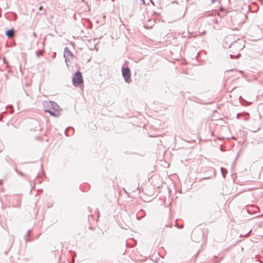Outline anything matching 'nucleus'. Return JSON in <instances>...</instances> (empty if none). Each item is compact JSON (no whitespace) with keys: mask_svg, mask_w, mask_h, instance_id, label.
Returning <instances> with one entry per match:
<instances>
[{"mask_svg":"<svg viewBox=\"0 0 263 263\" xmlns=\"http://www.w3.org/2000/svg\"><path fill=\"white\" fill-rule=\"evenodd\" d=\"M43 105L46 112H48L55 117H59L60 116L61 108L54 101H44Z\"/></svg>","mask_w":263,"mask_h":263,"instance_id":"obj_1","label":"nucleus"},{"mask_svg":"<svg viewBox=\"0 0 263 263\" xmlns=\"http://www.w3.org/2000/svg\"><path fill=\"white\" fill-rule=\"evenodd\" d=\"M14 241V239H13L12 240L9 239L8 240H5L3 242L1 249L5 255H7L11 250Z\"/></svg>","mask_w":263,"mask_h":263,"instance_id":"obj_2","label":"nucleus"},{"mask_svg":"<svg viewBox=\"0 0 263 263\" xmlns=\"http://www.w3.org/2000/svg\"><path fill=\"white\" fill-rule=\"evenodd\" d=\"M73 85L76 86H79L81 84H83V79L82 74L80 71H77L72 78Z\"/></svg>","mask_w":263,"mask_h":263,"instance_id":"obj_3","label":"nucleus"},{"mask_svg":"<svg viewBox=\"0 0 263 263\" xmlns=\"http://www.w3.org/2000/svg\"><path fill=\"white\" fill-rule=\"evenodd\" d=\"M122 75L125 83L127 84H130L131 83V73L128 67L122 68Z\"/></svg>","mask_w":263,"mask_h":263,"instance_id":"obj_4","label":"nucleus"},{"mask_svg":"<svg viewBox=\"0 0 263 263\" xmlns=\"http://www.w3.org/2000/svg\"><path fill=\"white\" fill-rule=\"evenodd\" d=\"M72 53L71 52L68 50V48L67 47H65L64 49V57L65 58V62H67L68 60H69L70 58H72Z\"/></svg>","mask_w":263,"mask_h":263,"instance_id":"obj_5","label":"nucleus"},{"mask_svg":"<svg viewBox=\"0 0 263 263\" xmlns=\"http://www.w3.org/2000/svg\"><path fill=\"white\" fill-rule=\"evenodd\" d=\"M74 132V129L71 127H68L65 131V135L67 136H72Z\"/></svg>","mask_w":263,"mask_h":263,"instance_id":"obj_6","label":"nucleus"},{"mask_svg":"<svg viewBox=\"0 0 263 263\" xmlns=\"http://www.w3.org/2000/svg\"><path fill=\"white\" fill-rule=\"evenodd\" d=\"M14 33V30L13 29H8L6 32V35L9 38H11L13 36Z\"/></svg>","mask_w":263,"mask_h":263,"instance_id":"obj_7","label":"nucleus"},{"mask_svg":"<svg viewBox=\"0 0 263 263\" xmlns=\"http://www.w3.org/2000/svg\"><path fill=\"white\" fill-rule=\"evenodd\" d=\"M220 171H221V173L222 174V175L223 177L224 178H225L226 175V174L227 173V170L226 168H223V167H221Z\"/></svg>","mask_w":263,"mask_h":263,"instance_id":"obj_8","label":"nucleus"},{"mask_svg":"<svg viewBox=\"0 0 263 263\" xmlns=\"http://www.w3.org/2000/svg\"><path fill=\"white\" fill-rule=\"evenodd\" d=\"M31 232V230H29L28 231H27V235L25 236V239L26 240V241H29V238H28V237H29V234Z\"/></svg>","mask_w":263,"mask_h":263,"instance_id":"obj_9","label":"nucleus"},{"mask_svg":"<svg viewBox=\"0 0 263 263\" xmlns=\"http://www.w3.org/2000/svg\"><path fill=\"white\" fill-rule=\"evenodd\" d=\"M43 52V51H41L40 53L38 51H36V57L39 58L41 56V55L42 54Z\"/></svg>","mask_w":263,"mask_h":263,"instance_id":"obj_10","label":"nucleus"},{"mask_svg":"<svg viewBox=\"0 0 263 263\" xmlns=\"http://www.w3.org/2000/svg\"><path fill=\"white\" fill-rule=\"evenodd\" d=\"M15 172L19 175H21V176H23L24 174L23 173L21 172H18V171L17 170V169H15Z\"/></svg>","mask_w":263,"mask_h":263,"instance_id":"obj_11","label":"nucleus"},{"mask_svg":"<svg viewBox=\"0 0 263 263\" xmlns=\"http://www.w3.org/2000/svg\"><path fill=\"white\" fill-rule=\"evenodd\" d=\"M242 116V114L241 113H238L236 115V117L237 119H239L240 117Z\"/></svg>","mask_w":263,"mask_h":263,"instance_id":"obj_12","label":"nucleus"},{"mask_svg":"<svg viewBox=\"0 0 263 263\" xmlns=\"http://www.w3.org/2000/svg\"><path fill=\"white\" fill-rule=\"evenodd\" d=\"M212 3H214L218 1V0H210Z\"/></svg>","mask_w":263,"mask_h":263,"instance_id":"obj_13","label":"nucleus"},{"mask_svg":"<svg viewBox=\"0 0 263 263\" xmlns=\"http://www.w3.org/2000/svg\"><path fill=\"white\" fill-rule=\"evenodd\" d=\"M251 231H250L248 233H246V234L245 235V236H248L249 235V234H250V233L251 232Z\"/></svg>","mask_w":263,"mask_h":263,"instance_id":"obj_14","label":"nucleus"},{"mask_svg":"<svg viewBox=\"0 0 263 263\" xmlns=\"http://www.w3.org/2000/svg\"><path fill=\"white\" fill-rule=\"evenodd\" d=\"M243 119L244 120H246H246H248V118H247V117H246V116H244V117H243Z\"/></svg>","mask_w":263,"mask_h":263,"instance_id":"obj_15","label":"nucleus"},{"mask_svg":"<svg viewBox=\"0 0 263 263\" xmlns=\"http://www.w3.org/2000/svg\"><path fill=\"white\" fill-rule=\"evenodd\" d=\"M175 226L176 227H178V228H181L182 227H179L178 225V224L177 223V222L176 221L175 222Z\"/></svg>","mask_w":263,"mask_h":263,"instance_id":"obj_16","label":"nucleus"},{"mask_svg":"<svg viewBox=\"0 0 263 263\" xmlns=\"http://www.w3.org/2000/svg\"><path fill=\"white\" fill-rule=\"evenodd\" d=\"M143 4H145V0H140Z\"/></svg>","mask_w":263,"mask_h":263,"instance_id":"obj_17","label":"nucleus"},{"mask_svg":"<svg viewBox=\"0 0 263 263\" xmlns=\"http://www.w3.org/2000/svg\"><path fill=\"white\" fill-rule=\"evenodd\" d=\"M2 115L0 114V121H2Z\"/></svg>","mask_w":263,"mask_h":263,"instance_id":"obj_18","label":"nucleus"},{"mask_svg":"<svg viewBox=\"0 0 263 263\" xmlns=\"http://www.w3.org/2000/svg\"><path fill=\"white\" fill-rule=\"evenodd\" d=\"M150 1L152 3V4L154 6L155 5L154 3L152 1V0H150Z\"/></svg>","mask_w":263,"mask_h":263,"instance_id":"obj_19","label":"nucleus"},{"mask_svg":"<svg viewBox=\"0 0 263 263\" xmlns=\"http://www.w3.org/2000/svg\"><path fill=\"white\" fill-rule=\"evenodd\" d=\"M42 9V6H41V7L39 8V9H40V10H41Z\"/></svg>","mask_w":263,"mask_h":263,"instance_id":"obj_20","label":"nucleus"},{"mask_svg":"<svg viewBox=\"0 0 263 263\" xmlns=\"http://www.w3.org/2000/svg\"><path fill=\"white\" fill-rule=\"evenodd\" d=\"M212 174L215 175V172L212 171Z\"/></svg>","mask_w":263,"mask_h":263,"instance_id":"obj_21","label":"nucleus"},{"mask_svg":"<svg viewBox=\"0 0 263 263\" xmlns=\"http://www.w3.org/2000/svg\"><path fill=\"white\" fill-rule=\"evenodd\" d=\"M230 56L231 57V58H233V55L232 54H230Z\"/></svg>","mask_w":263,"mask_h":263,"instance_id":"obj_22","label":"nucleus"},{"mask_svg":"<svg viewBox=\"0 0 263 263\" xmlns=\"http://www.w3.org/2000/svg\"><path fill=\"white\" fill-rule=\"evenodd\" d=\"M210 177H205V178H209Z\"/></svg>","mask_w":263,"mask_h":263,"instance_id":"obj_23","label":"nucleus"},{"mask_svg":"<svg viewBox=\"0 0 263 263\" xmlns=\"http://www.w3.org/2000/svg\"><path fill=\"white\" fill-rule=\"evenodd\" d=\"M192 33H191V34H192ZM191 35H189V37H191Z\"/></svg>","mask_w":263,"mask_h":263,"instance_id":"obj_24","label":"nucleus"},{"mask_svg":"<svg viewBox=\"0 0 263 263\" xmlns=\"http://www.w3.org/2000/svg\"><path fill=\"white\" fill-rule=\"evenodd\" d=\"M112 1H114V0H112Z\"/></svg>","mask_w":263,"mask_h":263,"instance_id":"obj_25","label":"nucleus"},{"mask_svg":"<svg viewBox=\"0 0 263 263\" xmlns=\"http://www.w3.org/2000/svg\"><path fill=\"white\" fill-rule=\"evenodd\" d=\"M84 0H82V1H83Z\"/></svg>","mask_w":263,"mask_h":263,"instance_id":"obj_26","label":"nucleus"}]
</instances>
